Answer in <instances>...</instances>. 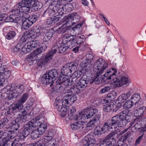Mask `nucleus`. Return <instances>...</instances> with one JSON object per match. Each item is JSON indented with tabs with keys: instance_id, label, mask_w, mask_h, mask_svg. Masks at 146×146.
Instances as JSON below:
<instances>
[{
	"instance_id": "obj_45",
	"label": "nucleus",
	"mask_w": 146,
	"mask_h": 146,
	"mask_svg": "<svg viewBox=\"0 0 146 146\" xmlns=\"http://www.w3.org/2000/svg\"><path fill=\"white\" fill-rule=\"evenodd\" d=\"M101 126L96 127L94 130V133L95 135H100L105 133L104 131L102 129Z\"/></svg>"
},
{
	"instance_id": "obj_54",
	"label": "nucleus",
	"mask_w": 146,
	"mask_h": 146,
	"mask_svg": "<svg viewBox=\"0 0 146 146\" xmlns=\"http://www.w3.org/2000/svg\"><path fill=\"white\" fill-rule=\"evenodd\" d=\"M9 17L7 16V14H2L0 15V20L1 21H5L6 22H10L9 21V18H8Z\"/></svg>"
},
{
	"instance_id": "obj_16",
	"label": "nucleus",
	"mask_w": 146,
	"mask_h": 146,
	"mask_svg": "<svg viewBox=\"0 0 146 146\" xmlns=\"http://www.w3.org/2000/svg\"><path fill=\"white\" fill-rule=\"evenodd\" d=\"M44 127H45L44 125H41L40 127L36 129L31 132V138L33 139H35L40 137L45 131V129H44Z\"/></svg>"
},
{
	"instance_id": "obj_63",
	"label": "nucleus",
	"mask_w": 146,
	"mask_h": 146,
	"mask_svg": "<svg viewBox=\"0 0 146 146\" xmlns=\"http://www.w3.org/2000/svg\"><path fill=\"white\" fill-rule=\"evenodd\" d=\"M110 87L109 86H106L101 89L100 90V92L102 93H104L105 92H108L110 90Z\"/></svg>"
},
{
	"instance_id": "obj_26",
	"label": "nucleus",
	"mask_w": 146,
	"mask_h": 146,
	"mask_svg": "<svg viewBox=\"0 0 146 146\" xmlns=\"http://www.w3.org/2000/svg\"><path fill=\"white\" fill-rule=\"evenodd\" d=\"M76 111V109L74 107H72L70 110L67 114L69 119L74 121H76L78 120V116L76 114H74Z\"/></svg>"
},
{
	"instance_id": "obj_11",
	"label": "nucleus",
	"mask_w": 146,
	"mask_h": 146,
	"mask_svg": "<svg viewBox=\"0 0 146 146\" xmlns=\"http://www.w3.org/2000/svg\"><path fill=\"white\" fill-rule=\"evenodd\" d=\"M59 75L58 71L56 69H52L46 73V85L50 84V86L53 85V81L56 80Z\"/></svg>"
},
{
	"instance_id": "obj_55",
	"label": "nucleus",
	"mask_w": 146,
	"mask_h": 146,
	"mask_svg": "<svg viewBox=\"0 0 146 146\" xmlns=\"http://www.w3.org/2000/svg\"><path fill=\"white\" fill-rule=\"evenodd\" d=\"M37 28H38L37 29L38 30V36L39 34L42 35H44L46 31V29L45 27L38 26L37 27Z\"/></svg>"
},
{
	"instance_id": "obj_10",
	"label": "nucleus",
	"mask_w": 146,
	"mask_h": 146,
	"mask_svg": "<svg viewBox=\"0 0 146 146\" xmlns=\"http://www.w3.org/2000/svg\"><path fill=\"white\" fill-rule=\"evenodd\" d=\"M108 67V64L102 58L97 60L94 63V68L96 69V73L102 74Z\"/></svg>"
},
{
	"instance_id": "obj_46",
	"label": "nucleus",
	"mask_w": 146,
	"mask_h": 146,
	"mask_svg": "<svg viewBox=\"0 0 146 146\" xmlns=\"http://www.w3.org/2000/svg\"><path fill=\"white\" fill-rule=\"evenodd\" d=\"M56 28L54 29L51 28L50 29H46V36L48 39V40L50 39L52 37L54 32H55Z\"/></svg>"
},
{
	"instance_id": "obj_64",
	"label": "nucleus",
	"mask_w": 146,
	"mask_h": 146,
	"mask_svg": "<svg viewBox=\"0 0 146 146\" xmlns=\"http://www.w3.org/2000/svg\"><path fill=\"white\" fill-rule=\"evenodd\" d=\"M7 141L6 139H3L0 137V146H5Z\"/></svg>"
},
{
	"instance_id": "obj_6",
	"label": "nucleus",
	"mask_w": 146,
	"mask_h": 146,
	"mask_svg": "<svg viewBox=\"0 0 146 146\" xmlns=\"http://www.w3.org/2000/svg\"><path fill=\"white\" fill-rule=\"evenodd\" d=\"M89 81L81 79L74 85L71 88L68 90V93H72L73 94H78L80 91L84 90L87 86Z\"/></svg>"
},
{
	"instance_id": "obj_5",
	"label": "nucleus",
	"mask_w": 146,
	"mask_h": 146,
	"mask_svg": "<svg viewBox=\"0 0 146 146\" xmlns=\"http://www.w3.org/2000/svg\"><path fill=\"white\" fill-rule=\"evenodd\" d=\"M39 58L40 56H38L37 54L34 51L27 56L25 60L26 62L30 64L36 63L39 62L38 66L42 68L46 64V55L43 54L40 59Z\"/></svg>"
},
{
	"instance_id": "obj_62",
	"label": "nucleus",
	"mask_w": 146,
	"mask_h": 146,
	"mask_svg": "<svg viewBox=\"0 0 146 146\" xmlns=\"http://www.w3.org/2000/svg\"><path fill=\"white\" fill-rule=\"evenodd\" d=\"M78 40V39L76 38L75 37L74 38L72 39L71 42V47H73L75 46H77L78 47H79V46H78L77 44V41Z\"/></svg>"
},
{
	"instance_id": "obj_23",
	"label": "nucleus",
	"mask_w": 146,
	"mask_h": 146,
	"mask_svg": "<svg viewBox=\"0 0 146 146\" xmlns=\"http://www.w3.org/2000/svg\"><path fill=\"white\" fill-rule=\"evenodd\" d=\"M80 19V15L75 12L69 15V17L67 18L66 23H68V21H70L71 22L73 21V23H76L79 21Z\"/></svg>"
},
{
	"instance_id": "obj_32",
	"label": "nucleus",
	"mask_w": 146,
	"mask_h": 146,
	"mask_svg": "<svg viewBox=\"0 0 146 146\" xmlns=\"http://www.w3.org/2000/svg\"><path fill=\"white\" fill-rule=\"evenodd\" d=\"M82 70H89L92 66V63L88 60H84L80 64Z\"/></svg>"
},
{
	"instance_id": "obj_22",
	"label": "nucleus",
	"mask_w": 146,
	"mask_h": 146,
	"mask_svg": "<svg viewBox=\"0 0 146 146\" xmlns=\"http://www.w3.org/2000/svg\"><path fill=\"white\" fill-rule=\"evenodd\" d=\"M54 2L52 1H51V3H49V1L48 2L47 0L46 1V4L49 6L48 8L46 11H48V13L50 16L55 15L56 14V7H55V6H53V5L54 4L53 3Z\"/></svg>"
},
{
	"instance_id": "obj_27",
	"label": "nucleus",
	"mask_w": 146,
	"mask_h": 146,
	"mask_svg": "<svg viewBox=\"0 0 146 146\" xmlns=\"http://www.w3.org/2000/svg\"><path fill=\"white\" fill-rule=\"evenodd\" d=\"M23 110L25 112H21L22 113L21 115H19V116L15 120V122L17 123H22L25 122L28 120V118L27 116L25 115L27 113L25 110V109H23ZM21 112V111H20Z\"/></svg>"
},
{
	"instance_id": "obj_44",
	"label": "nucleus",
	"mask_w": 146,
	"mask_h": 146,
	"mask_svg": "<svg viewBox=\"0 0 146 146\" xmlns=\"http://www.w3.org/2000/svg\"><path fill=\"white\" fill-rule=\"evenodd\" d=\"M24 44L21 43L17 44L16 46L13 48V51L16 52H17L21 50L22 52L25 54V52L23 50V48L24 47Z\"/></svg>"
},
{
	"instance_id": "obj_4",
	"label": "nucleus",
	"mask_w": 146,
	"mask_h": 146,
	"mask_svg": "<svg viewBox=\"0 0 146 146\" xmlns=\"http://www.w3.org/2000/svg\"><path fill=\"white\" fill-rule=\"evenodd\" d=\"M18 9H20L21 14L29 12L31 8L33 10L36 11L42 7V4L41 2L30 0L22 1L17 5Z\"/></svg>"
},
{
	"instance_id": "obj_28",
	"label": "nucleus",
	"mask_w": 146,
	"mask_h": 146,
	"mask_svg": "<svg viewBox=\"0 0 146 146\" xmlns=\"http://www.w3.org/2000/svg\"><path fill=\"white\" fill-rule=\"evenodd\" d=\"M57 48L56 46L52 47L46 54V63L50 62L52 59L54 55L56 52V49Z\"/></svg>"
},
{
	"instance_id": "obj_19",
	"label": "nucleus",
	"mask_w": 146,
	"mask_h": 146,
	"mask_svg": "<svg viewBox=\"0 0 146 146\" xmlns=\"http://www.w3.org/2000/svg\"><path fill=\"white\" fill-rule=\"evenodd\" d=\"M56 84L54 88V89L53 88V86H52V85L51 86H50V87L52 88L50 91L51 95H53L55 92L58 93H60L66 88L65 86L63 84H62L59 81L57 80L56 82Z\"/></svg>"
},
{
	"instance_id": "obj_40",
	"label": "nucleus",
	"mask_w": 146,
	"mask_h": 146,
	"mask_svg": "<svg viewBox=\"0 0 146 146\" xmlns=\"http://www.w3.org/2000/svg\"><path fill=\"white\" fill-rule=\"evenodd\" d=\"M141 99L140 96L138 94H133L131 97V101L135 105L138 103Z\"/></svg>"
},
{
	"instance_id": "obj_2",
	"label": "nucleus",
	"mask_w": 146,
	"mask_h": 146,
	"mask_svg": "<svg viewBox=\"0 0 146 146\" xmlns=\"http://www.w3.org/2000/svg\"><path fill=\"white\" fill-rule=\"evenodd\" d=\"M117 72L115 69L112 68L108 70L104 76L108 79L111 80V83L116 87H120L124 85H128V78L124 76H116Z\"/></svg>"
},
{
	"instance_id": "obj_58",
	"label": "nucleus",
	"mask_w": 146,
	"mask_h": 146,
	"mask_svg": "<svg viewBox=\"0 0 146 146\" xmlns=\"http://www.w3.org/2000/svg\"><path fill=\"white\" fill-rule=\"evenodd\" d=\"M128 99V98L124 94H122L118 98L119 101L122 102H124Z\"/></svg>"
},
{
	"instance_id": "obj_30",
	"label": "nucleus",
	"mask_w": 146,
	"mask_h": 146,
	"mask_svg": "<svg viewBox=\"0 0 146 146\" xmlns=\"http://www.w3.org/2000/svg\"><path fill=\"white\" fill-rule=\"evenodd\" d=\"M117 131V132L119 131L118 130L115 131L114 130V131H112L107 136L106 138L103 141V142L105 143L108 140H110V141H113L115 140V141L116 142L115 139L117 138V136H116L117 133L115 132Z\"/></svg>"
},
{
	"instance_id": "obj_1",
	"label": "nucleus",
	"mask_w": 146,
	"mask_h": 146,
	"mask_svg": "<svg viewBox=\"0 0 146 146\" xmlns=\"http://www.w3.org/2000/svg\"><path fill=\"white\" fill-rule=\"evenodd\" d=\"M100 115L98 113V109L88 107L80 113L79 119L83 124L88 122L86 127H94L99 123Z\"/></svg>"
},
{
	"instance_id": "obj_38",
	"label": "nucleus",
	"mask_w": 146,
	"mask_h": 146,
	"mask_svg": "<svg viewBox=\"0 0 146 146\" xmlns=\"http://www.w3.org/2000/svg\"><path fill=\"white\" fill-rule=\"evenodd\" d=\"M37 27H34L30 29L28 33V35L29 36V37L32 38H34L35 36H38V32Z\"/></svg>"
},
{
	"instance_id": "obj_15",
	"label": "nucleus",
	"mask_w": 146,
	"mask_h": 146,
	"mask_svg": "<svg viewBox=\"0 0 146 146\" xmlns=\"http://www.w3.org/2000/svg\"><path fill=\"white\" fill-rule=\"evenodd\" d=\"M77 97L75 95H67L62 99V106L71 105L76 100Z\"/></svg>"
},
{
	"instance_id": "obj_41",
	"label": "nucleus",
	"mask_w": 146,
	"mask_h": 146,
	"mask_svg": "<svg viewBox=\"0 0 146 146\" xmlns=\"http://www.w3.org/2000/svg\"><path fill=\"white\" fill-rule=\"evenodd\" d=\"M6 67H4V70H3L2 74L1 75V78L6 79L9 78L11 75V71L8 70L7 68H5Z\"/></svg>"
},
{
	"instance_id": "obj_59",
	"label": "nucleus",
	"mask_w": 146,
	"mask_h": 146,
	"mask_svg": "<svg viewBox=\"0 0 146 146\" xmlns=\"http://www.w3.org/2000/svg\"><path fill=\"white\" fill-rule=\"evenodd\" d=\"M122 107L121 103L119 102L116 105H115L113 111V112H116Z\"/></svg>"
},
{
	"instance_id": "obj_60",
	"label": "nucleus",
	"mask_w": 146,
	"mask_h": 146,
	"mask_svg": "<svg viewBox=\"0 0 146 146\" xmlns=\"http://www.w3.org/2000/svg\"><path fill=\"white\" fill-rule=\"evenodd\" d=\"M54 104L56 106H58V107H60L61 106H62L61 105H62V100H61L57 98L55 101Z\"/></svg>"
},
{
	"instance_id": "obj_47",
	"label": "nucleus",
	"mask_w": 146,
	"mask_h": 146,
	"mask_svg": "<svg viewBox=\"0 0 146 146\" xmlns=\"http://www.w3.org/2000/svg\"><path fill=\"white\" fill-rule=\"evenodd\" d=\"M78 78L76 76H74V75L72 74L71 77L69 79V86H72L73 85V86H75L76 83L78 82V80H77Z\"/></svg>"
},
{
	"instance_id": "obj_17",
	"label": "nucleus",
	"mask_w": 146,
	"mask_h": 146,
	"mask_svg": "<svg viewBox=\"0 0 146 146\" xmlns=\"http://www.w3.org/2000/svg\"><path fill=\"white\" fill-rule=\"evenodd\" d=\"M95 143V139L92 136L88 135L82 140L81 146H93Z\"/></svg>"
},
{
	"instance_id": "obj_20",
	"label": "nucleus",
	"mask_w": 146,
	"mask_h": 146,
	"mask_svg": "<svg viewBox=\"0 0 146 146\" xmlns=\"http://www.w3.org/2000/svg\"><path fill=\"white\" fill-rule=\"evenodd\" d=\"M116 126V125L114 123L113 119L112 118L111 120H108L104 123V125L103 126H101L102 129L105 132L108 130H110V129H114V126Z\"/></svg>"
},
{
	"instance_id": "obj_18",
	"label": "nucleus",
	"mask_w": 146,
	"mask_h": 146,
	"mask_svg": "<svg viewBox=\"0 0 146 146\" xmlns=\"http://www.w3.org/2000/svg\"><path fill=\"white\" fill-rule=\"evenodd\" d=\"M54 136L53 130L48 131L46 132V146H54L55 140L52 139Z\"/></svg>"
},
{
	"instance_id": "obj_61",
	"label": "nucleus",
	"mask_w": 146,
	"mask_h": 146,
	"mask_svg": "<svg viewBox=\"0 0 146 146\" xmlns=\"http://www.w3.org/2000/svg\"><path fill=\"white\" fill-rule=\"evenodd\" d=\"M86 60H88V61L92 63V61L94 58V56L92 55V53H89L87 54L86 55Z\"/></svg>"
},
{
	"instance_id": "obj_35",
	"label": "nucleus",
	"mask_w": 146,
	"mask_h": 146,
	"mask_svg": "<svg viewBox=\"0 0 146 146\" xmlns=\"http://www.w3.org/2000/svg\"><path fill=\"white\" fill-rule=\"evenodd\" d=\"M67 76L63 75L62 76H60L58 80H59L60 82L63 84L66 87L68 86H69V80Z\"/></svg>"
},
{
	"instance_id": "obj_34",
	"label": "nucleus",
	"mask_w": 146,
	"mask_h": 146,
	"mask_svg": "<svg viewBox=\"0 0 146 146\" xmlns=\"http://www.w3.org/2000/svg\"><path fill=\"white\" fill-rule=\"evenodd\" d=\"M55 46H56L57 47L56 49V52L57 51H58V52L60 53H64L69 48V46H66L65 44L61 46L59 43L55 44L53 47H55Z\"/></svg>"
},
{
	"instance_id": "obj_50",
	"label": "nucleus",
	"mask_w": 146,
	"mask_h": 146,
	"mask_svg": "<svg viewBox=\"0 0 146 146\" xmlns=\"http://www.w3.org/2000/svg\"><path fill=\"white\" fill-rule=\"evenodd\" d=\"M45 138L40 139L36 143L33 144V146H46V141Z\"/></svg>"
},
{
	"instance_id": "obj_36",
	"label": "nucleus",
	"mask_w": 146,
	"mask_h": 146,
	"mask_svg": "<svg viewBox=\"0 0 146 146\" xmlns=\"http://www.w3.org/2000/svg\"><path fill=\"white\" fill-rule=\"evenodd\" d=\"M55 3L54 4H56L57 5L55 6V7H56V16L59 17L60 15H62L64 13L65 10L63 6L60 5L59 7H58V4H60V3L58 2V4L57 2H55Z\"/></svg>"
},
{
	"instance_id": "obj_9",
	"label": "nucleus",
	"mask_w": 146,
	"mask_h": 146,
	"mask_svg": "<svg viewBox=\"0 0 146 146\" xmlns=\"http://www.w3.org/2000/svg\"><path fill=\"white\" fill-rule=\"evenodd\" d=\"M24 89L23 85L17 86L15 84L11 85V88L9 89L10 94H11V96H9V98H16L23 91Z\"/></svg>"
},
{
	"instance_id": "obj_12",
	"label": "nucleus",
	"mask_w": 146,
	"mask_h": 146,
	"mask_svg": "<svg viewBox=\"0 0 146 146\" xmlns=\"http://www.w3.org/2000/svg\"><path fill=\"white\" fill-rule=\"evenodd\" d=\"M21 15L20 9H15L12 11V14L9 15L8 18H9L10 22L13 21L18 24L22 20Z\"/></svg>"
},
{
	"instance_id": "obj_57",
	"label": "nucleus",
	"mask_w": 146,
	"mask_h": 146,
	"mask_svg": "<svg viewBox=\"0 0 146 146\" xmlns=\"http://www.w3.org/2000/svg\"><path fill=\"white\" fill-rule=\"evenodd\" d=\"M38 18V17L37 16L35 15H33L30 16H29L28 18L29 19L30 21L32 24L35 22L37 20Z\"/></svg>"
},
{
	"instance_id": "obj_53",
	"label": "nucleus",
	"mask_w": 146,
	"mask_h": 146,
	"mask_svg": "<svg viewBox=\"0 0 146 146\" xmlns=\"http://www.w3.org/2000/svg\"><path fill=\"white\" fill-rule=\"evenodd\" d=\"M113 105L110 104H106L104 106L103 110L106 112H108L112 110Z\"/></svg>"
},
{
	"instance_id": "obj_24",
	"label": "nucleus",
	"mask_w": 146,
	"mask_h": 146,
	"mask_svg": "<svg viewBox=\"0 0 146 146\" xmlns=\"http://www.w3.org/2000/svg\"><path fill=\"white\" fill-rule=\"evenodd\" d=\"M20 23H18V24L22 26L21 28L22 29H27L32 25V23L31 22L28 18L23 17Z\"/></svg>"
},
{
	"instance_id": "obj_42",
	"label": "nucleus",
	"mask_w": 146,
	"mask_h": 146,
	"mask_svg": "<svg viewBox=\"0 0 146 146\" xmlns=\"http://www.w3.org/2000/svg\"><path fill=\"white\" fill-rule=\"evenodd\" d=\"M60 17H57L56 15H53L49 17L46 22L48 25H50L52 23V22H54L57 21L59 20Z\"/></svg>"
},
{
	"instance_id": "obj_49",
	"label": "nucleus",
	"mask_w": 146,
	"mask_h": 146,
	"mask_svg": "<svg viewBox=\"0 0 146 146\" xmlns=\"http://www.w3.org/2000/svg\"><path fill=\"white\" fill-rule=\"evenodd\" d=\"M61 106L60 107H57L56 108L58 109V110L62 113V114L63 115V117H65L67 113L66 112L67 111V107H66V106Z\"/></svg>"
},
{
	"instance_id": "obj_43",
	"label": "nucleus",
	"mask_w": 146,
	"mask_h": 146,
	"mask_svg": "<svg viewBox=\"0 0 146 146\" xmlns=\"http://www.w3.org/2000/svg\"><path fill=\"white\" fill-rule=\"evenodd\" d=\"M46 49V45L43 44L40 46L39 48H37L34 52L36 53L37 54V55L38 56H40L39 55L41 53L44 52Z\"/></svg>"
},
{
	"instance_id": "obj_29",
	"label": "nucleus",
	"mask_w": 146,
	"mask_h": 146,
	"mask_svg": "<svg viewBox=\"0 0 146 146\" xmlns=\"http://www.w3.org/2000/svg\"><path fill=\"white\" fill-rule=\"evenodd\" d=\"M9 138L7 139V143L5 146H24V143H20L15 138L14 140H9Z\"/></svg>"
},
{
	"instance_id": "obj_56",
	"label": "nucleus",
	"mask_w": 146,
	"mask_h": 146,
	"mask_svg": "<svg viewBox=\"0 0 146 146\" xmlns=\"http://www.w3.org/2000/svg\"><path fill=\"white\" fill-rule=\"evenodd\" d=\"M16 35V33L14 31H11L9 32L6 35V38L8 40L13 38Z\"/></svg>"
},
{
	"instance_id": "obj_48",
	"label": "nucleus",
	"mask_w": 146,
	"mask_h": 146,
	"mask_svg": "<svg viewBox=\"0 0 146 146\" xmlns=\"http://www.w3.org/2000/svg\"><path fill=\"white\" fill-rule=\"evenodd\" d=\"M134 105L131 100H129L125 103L123 107L125 109H128L131 108Z\"/></svg>"
},
{
	"instance_id": "obj_7",
	"label": "nucleus",
	"mask_w": 146,
	"mask_h": 146,
	"mask_svg": "<svg viewBox=\"0 0 146 146\" xmlns=\"http://www.w3.org/2000/svg\"><path fill=\"white\" fill-rule=\"evenodd\" d=\"M29 98L28 94L25 93L23 94L17 102L12 107L13 111H15L16 112L21 111V112H24L25 111L23 110V104L26 102Z\"/></svg>"
},
{
	"instance_id": "obj_51",
	"label": "nucleus",
	"mask_w": 146,
	"mask_h": 146,
	"mask_svg": "<svg viewBox=\"0 0 146 146\" xmlns=\"http://www.w3.org/2000/svg\"><path fill=\"white\" fill-rule=\"evenodd\" d=\"M9 121V120L6 118H4L0 120V129L3 128L7 125Z\"/></svg>"
},
{
	"instance_id": "obj_8",
	"label": "nucleus",
	"mask_w": 146,
	"mask_h": 146,
	"mask_svg": "<svg viewBox=\"0 0 146 146\" xmlns=\"http://www.w3.org/2000/svg\"><path fill=\"white\" fill-rule=\"evenodd\" d=\"M78 66V64L76 62L68 63L63 66L61 70V73L64 75L70 76L71 73L77 69Z\"/></svg>"
},
{
	"instance_id": "obj_13",
	"label": "nucleus",
	"mask_w": 146,
	"mask_h": 146,
	"mask_svg": "<svg viewBox=\"0 0 146 146\" xmlns=\"http://www.w3.org/2000/svg\"><path fill=\"white\" fill-rule=\"evenodd\" d=\"M37 127L35 121L33 119L24 126L25 134L26 135H29L31 132L37 128Z\"/></svg>"
},
{
	"instance_id": "obj_14",
	"label": "nucleus",
	"mask_w": 146,
	"mask_h": 146,
	"mask_svg": "<svg viewBox=\"0 0 146 146\" xmlns=\"http://www.w3.org/2000/svg\"><path fill=\"white\" fill-rule=\"evenodd\" d=\"M39 44V42L37 40H33L28 42L24 45L23 50L25 54L29 52L34 48L37 47Z\"/></svg>"
},
{
	"instance_id": "obj_52",
	"label": "nucleus",
	"mask_w": 146,
	"mask_h": 146,
	"mask_svg": "<svg viewBox=\"0 0 146 146\" xmlns=\"http://www.w3.org/2000/svg\"><path fill=\"white\" fill-rule=\"evenodd\" d=\"M65 12H69L72 10V6L70 3L66 4L63 6Z\"/></svg>"
},
{
	"instance_id": "obj_31",
	"label": "nucleus",
	"mask_w": 146,
	"mask_h": 146,
	"mask_svg": "<svg viewBox=\"0 0 146 146\" xmlns=\"http://www.w3.org/2000/svg\"><path fill=\"white\" fill-rule=\"evenodd\" d=\"M34 121H35V123H38L37 122L38 121V122L40 123V124L39 125V127H40L41 125H44L45 127H44L43 128L46 130V122H45V118L42 117L41 115H39L37 116L36 117H35L33 119Z\"/></svg>"
},
{
	"instance_id": "obj_33",
	"label": "nucleus",
	"mask_w": 146,
	"mask_h": 146,
	"mask_svg": "<svg viewBox=\"0 0 146 146\" xmlns=\"http://www.w3.org/2000/svg\"><path fill=\"white\" fill-rule=\"evenodd\" d=\"M116 96V93L115 92H113L111 93L108 94V97L102 100V102L103 104H107L113 100Z\"/></svg>"
},
{
	"instance_id": "obj_21",
	"label": "nucleus",
	"mask_w": 146,
	"mask_h": 146,
	"mask_svg": "<svg viewBox=\"0 0 146 146\" xmlns=\"http://www.w3.org/2000/svg\"><path fill=\"white\" fill-rule=\"evenodd\" d=\"M102 74L96 73L94 74L95 83L96 84H101L104 83L105 80H110L107 78V77L104 76L105 74L103 76L101 75Z\"/></svg>"
},
{
	"instance_id": "obj_39",
	"label": "nucleus",
	"mask_w": 146,
	"mask_h": 146,
	"mask_svg": "<svg viewBox=\"0 0 146 146\" xmlns=\"http://www.w3.org/2000/svg\"><path fill=\"white\" fill-rule=\"evenodd\" d=\"M68 28V27L66 26V24H64L58 28H56L55 31L57 33L63 34L66 32Z\"/></svg>"
},
{
	"instance_id": "obj_3",
	"label": "nucleus",
	"mask_w": 146,
	"mask_h": 146,
	"mask_svg": "<svg viewBox=\"0 0 146 146\" xmlns=\"http://www.w3.org/2000/svg\"><path fill=\"white\" fill-rule=\"evenodd\" d=\"M116 126L113 127L115 131H120V127L125 126L131 119V116L128 114V111L123 110L118 114L112 117Z\"/></svg>"
},
{
	"instance_id": "obj_25",
	"label": "nucleus",
	"mask_w": 146,
	"mask_h": 146,
	"mask_svg": "<svg viewBox=\"0 0 146 146\" xmlns=\"http://www.w3.org/2000/svg\"><path fill=\"white\" fill-rule=\"evenodd\" d=\"M145 110V107L143 106L139 108L135 111V115L137 116L136 118L135 119V121H138V120H139L140 118L143 115Z\"/></svg>"
},
{
	"instance_id": "obj_37",
	"label": "nucleus",
	"mask_w": 146,
	"mask_h": 146,
	"mask_svg": "<svg viewBox=\"0 0 146 146\" xmlns=\"http://www.w3.org/2000/svg\"><path fill=\"white\" fill-rule=\"evenodd\" d=\"M71 128L74 130L78 129L82 127V129L84 127V125L81 122L78 121L75 123H71L70 125Z\"/></svg>"
}]
</instances>
